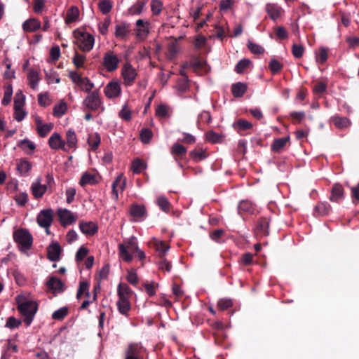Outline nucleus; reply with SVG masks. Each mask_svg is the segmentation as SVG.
I'll return each mask as SVG.
<instances>
[{
    "instance_id": "obj_1",
    "label": "nucleus",
    "mask_w": 359,
    "mask_h": 359,
    "mask_svg": "<svg viewBox=\"0 0 359 359\" xmlns=\"http://www.w3.org/2000/svg\"><path fill=\"white\" fill-rule=\"evenodd\" d=\"M13 239L22 252H26L32 246L33 237L27 229H20L13 232Z\"/></svg>"
},
{
    "instance_id": "obj_2",
    "label": "nucleus",
    "mask_w": 359,
    "mask_h": 359,
    "mask_svg": "<svg viewBox=\"0 0 359 359\" xmlns=\"http://www.w3.org/2000/svg\"><path fill=\"white\" fill-rule=\"evenodd\" d=\"M18 309L24 317L25 325L29 326L38 310V304L34 301H25L18 304Z\"/></svg>"
},
{
    "instance_id": "obj_3",
    "label": "nucleus",
    "mask_w": 359,
    "mask_h": 359,
    "mask_svg": "<svg viewBox=\"0 0 359 359\" xmlns=\"http://www.w3.org/2000/svg\"><path fill=\"white\" fill-rule=\"evenodd\" d=\"M74 34L76 40V43L81 50L88 52L93 49L95 38L92 34L79 30H75Z\"/></svg>"
},
{
    "instance_id": "obj_4",
    "label": "nucleus",
    "mask_w": 359,
    "mask_h": 359,
    "mask_svg": "<svg viewBox=\"0 0 359 359\" xmlns=\"http://www.w3.org/2000/svg\"><path fill=\"white\" fill-rule=\"evenodd\" d=\"M102 102L100 94L98 90H94L89 93L83 100L82 105L84 111H97L100 108L104 111V108L102 106Z\"/></svg>"
},
{
    "instance_id": "obj_5",
    "label": "nucleus",
    "mask_w": 359,
    "mask_h": 359,
    "mask_svg": "<svg viewBox=\"0 0 359 359\" xmlns=\"http://www.w3.org/2000/svg\"><path fill=\"white\" fill-rule=\"evenodd\" d=\"M138 249L139 247L134 237L128 239L125 244L118 245L119 255L126 262H130L133 260L132 253L135 252Z\"/></svg>"
},
{
    "instance_id": "obj_6",
    "label": "nucleus",
    "mask_w": 359,
    "mask_h": 359,
    "mask_svg": "<svg viewBox=\"0 0 359 359\" xmlns=\"http://www.w3.org/2000/svg\"><path fill=\"white\" fill-rule=\"evenodd\" d=\"M120 61L113 51L109 50L104 54L102 65L108 72H113L118 69Z\"/></svg>"
},
{
    "instance_id": "obj_7",
    "label": "nucleus",
    "mask_w": 359,
    "mask_h": 359,
    "mask_svg": "<svg viewBox=\"0 0 359 359\" xmlns=\"http://www.w3.org/2000/svg\"><path fill=\"white\" fill-rule=\"evenodd\" d=\"M53 214L51 208L42 210L36 217L38 224L45 229L49 228L53 220Z\"/></svg>"
},
{
    "instance_id": "obj_8",
    "label": "nucleus",
    "mask_w": 359,
    "mask_h": 359,
    "mask_svg": "<svg viewBox=\"0 0 359 359\" xmlns=\"http://www.w3.org/2000/svg\"><path fill=\"white\" fill-rule=\"evenodd\" d=\"M135 25L137 28L135 29L136 36L139 39H145L149 33V27L150 22L148 20L144 21L142 19H138Z\"/></svg>"
},
{
    "instance_id": "obj_9",
    "label": "nucleus",
    "mask_w": 359,
    "mask_h": 359,
    "mask_svg": "<svg viewBox=\"0 0 359 359\" xmlns=\"http://www.w3.org/2000/svg\"><path fill=\"white\" fill-rule=\"evenodd\" d=\"M121 75L125 83L127 86H131L136 79L137 73L130 64L126 63L122 68Z\"/></svg>"
},
{
    "instance_id": "obj_10",
    "label": "nucleus",
    "mask_w": 359,
    "mask_h": 359,
    "mask_svg": "<svg viewBox=\"0 0 359 359\" xmlns=\"http://www.w3.org/2000/svg\"><path fill=\"white\" fill-rule=\"evenodd\" d=\"M142 347L138 344H130L125 350V359H141Z\"/></svg>"
},
{
    "instance_id": "obj_11",
    "label": "nucleus",
    "mask_w": 359,
    "mask_h": 359,
    "mask_svg": "<svg viewBox=\"0 0 359 359\" xmlns=\"http://www.w3.org/2000/svg\"><path fill=\"white\" fill-rule=\"evenodd\" d=\"M46 285L48 290L53 292L62 293L66 289L64 283L60 278L55 276L50 277Z\"/></svg>"
},
{
    "instance_id": "obj_12",
    "label": "nucleus",
    "mask_w": 359,
    "mask_h": 359,
    "mask_svg": "<svg viewBox=\"0 0 359 359\" xmlns=\"http://www.w3.org/2000/svg\"><path fill=\"white\" fill-rule=\"evenodd\" d=\"M130 25L126 22L117 23L115 27L114 35L117 39L125 40L130 33Z\"/></svg>"
},
{
    "instance_id": "obj_13",
    "label": "nucleus",
    "mask_w": 359,
    "mask_h": 359,
    "mask_svg": "<svg viewBox=\"0 0 359 359\" xmlns=\"http://www.w3.org/2000/svg\"><path fill=\"white\" fill-rule=\"evenodd\" d=\"M130 214L135 220H142L147 216V212L144 205L133 203L130 207Z\"/></svg>"
},
{
    "instance_id": "obj_14",
    "label": "nucleus",
    "mask_w": 359,
    "mask_h": 359,
    "mask_svg": "<svg viewBox=\"0 0 359 359\" xmlns=\"http://www.w3.org/2000/svg\"><path fill=\"white\" fill-rule=\"evenodd\" d=\"M30 189L34 197L39 199L43 197L48 187L46 184H41V179L39 177L32 183Z\"/></svg>"
},
{
    "instance_id": "obj_15",
    "label": "nucleus",
    "mask_w": 359,
    "mask_h": 359,
    "mask_svg": "<svg viewBox=\"0 0 359 359\" xmlns=\"http://www.w3.org/2000/svg\"><path fill=\"white\" fill-rule=\"evenodd\" d=\"M62 248L57 242H53L47 248V257L51 262L60 259Z\"/></svg>"
},
{
    "instance_id": "obj_16",
    "label": "nucleus",
    "mask_w": 359,
    "mask_h": 359,
    "mask_svg": "<svg viewBox=\"0 0 359 359\" xmlns=\"http://www.w3.org/2000/svg\"><path fill=\"white\" fill-rule=\"evenodd\" d=\"M57 215L62 226L72 224L76 221V217L74 214L67 209L59 210L57 211Z\"/></svg>"
},
{
    "instance_id": "obj_17",
    "label": "nucleus",
    "mask_w": 359,
    "mask_h": 359,
    "mask_svg": "<svg viewBox=\"0 0 359 359\" xmlns=\"http://www.w3.org/2000/svg\"><path fill=\"white\" fill-rule=\"evenodd\" d=\"M121 88L118 82H109L104 88L105 95L109 98H115L120 95Z\"/></svg>"
},
{
    "instance_id": "obj_18",
    "label": "nucleus",
    "mask_w": 359,
    "mask_h": 359,
    "mask_svg": "<svg viewBox=\"0 0 359 359\" xmlns=\"http://www.w3.org/2000/svg\"><path fill=\"white\" fill-rule=\"evenodd\" d=\"M79 228L83 234L88 236H93L98 231V226L93 222L81 221Z\"/></svg>"
},
{
    "instance_id": "obj_19",
    "label": "nucleus",
    "mask_w": 359,
    "mask_h": 359,
    "mask_svg": "<svg viewBox=\"0 0 359 359\" xmlns=\"http://www.w3.org/2000/svg\"><path fill=\"white\" fill-rule=\"evenodd\" d=\"M48 144L53 149H63L65 150V142L62 140L61 136L57 133H54L48 140Z\"/></svg>"
},
{
    "instance_id": "obj_20",
    "label": "nucleus",
    "mask_w": 359,
    "mask_h": 359,
    "mask_svg": "<svg viewBox=\"0 0 359 359\" xmlns=\"http://www.w3.org/2000/svg\"><path fill=\"white\" fill-rule=\"evenodd\" d=\"M22 27L25 32H34L41 28V24L36 18H29L23 22Z\"/></svg>"
},
{
    "instance_id": "obj_21",
    "label": "nucleus",
    "mask_w": 359,
    "mask_h": 359,
    "mask_svg": "<svg viewBox=\"0 0 359 359\" xmlns=\"http://www.w3.org/2000/svg\"><path fill=\"white\" fill-rule=\"evenodd\" d=\"M265 9L270 18L273 21L278 19L283 12L281 7L276 4H267Z\"/></svg>"
},
{
    "instance_id": "obj_22",
    "label": "nucleus",
    "mask_w": 359,
    "mask_h": 359,
    "mask_svg": "<svg viewBox=\"0 0 359 359\" xmlns=\"http://www.w3.org/2000/svg\"><path fill=\"white\" fill-rule=\"evenodd\" d=\"M269 219L267 217H261L258 222L256 228L257 233L262 236H266L269 234Z\"/></svg>"
},
{
    "instance_id": "obj_23",
    "label": "nucleus",
    "mask_w": 359,
    "mask_h": 359,
    "mask_svg": "<svg viewBox=\"0 0 359 359\" xmlns=\"http://www.w3.org/2000/svg\"><path fill=\"white\" fill-rule=\"evenodd\" d=\"M332 210L331 205L327 202H320L314 208V216L323 217L330 214Z\"/></svg>"
},
{
    "instance_id": "obj_24",
    "label": "nucleus",
    "mask_w": 359,
    "mask_h": 359,
    "mask_svg": "<svg viewBox=\"0 0 359 359\" xmlns=\"http://www.w3.org/2000/svg\"><path fill=\"white\" fill-rule=\"evenodd\" d=\"M344 189L341 184H334L331 190L330 200L332 202L338 203L344 198Z\"/></svg>"
},
{
    "instance_id": "obj_25",
    "label": "nucleus",
    "mask_w": 359,
    "mask_h": 359,
    "mask_svg": "<svg viewBox=\"0 0 359 359\" xmlns=\"http://www.w3.org/2000/svg\"><path fill=\"white\" fill-rule=\"evenodd\" d=\"M116 306L118 312L126 316H129V312L131 309V304L128 299L126 298H118Z\"/></svg>"
},
{
    "instance_id": "obj_26",
    "label": "nucleus",
    "mask_w": 359,
    "mask_h": 359,
    "mask_svg": "<svg viewBox=\"0 0 359 359\" xmlns=\"http://www.w3.org/2000/svg\"><path fill=\"white\" fill-rule=\"evenodd\" d=\"M247 90V84L243 82H236L231 86V93L234 97H243Z\"/></svg>"
},
{
    "instance_id": "obj_27",
    "label": "nucleus",
    "mask_w": 359,
    "mask_h": 359,
    "mask_svg": "<svg viewBox=\"0 0 359 359\" xmlns=\"http://www.w3.org/2000/svg\"><path fill=\"white\" fill-rule=\"evenodd\" d=\"M187 152V148L179 143H175L170 149V153L174 156L175 161H177V158H182Z\"/></svg>"
},
{
    "instance_id": "obj_28",
    "label": "nucleus",
    "mask_w": 359,
    "mask_h": 359,
    "mask_svg": "<svg viewBox=\"0 0 359 359\" xmlns=\"http://www.w3.org/2000/svg\"><path fill=\"white\" fill-rule=\"evenodd\" d=\"M238 211L240 215L243 213L252 214L255 211V206L251 201L243 200L239 203Z\"/></svg>"
},
{
    "instance_id": "obj_29",
    "label": "nucleus",
    "mask_w": 359,
    "mask_h": 359,
    "mask_svg": "<svg viewBox=\"0 0 359 359\" xmlns=\"http://www.w3.org/2000/svg\"><path fill=\"white\" fill-rule=\"evenodd\" d=\"M290 136L274 139L271 146V151L276 153L280 152L286 144L290 142Z\"/></svg>"
},
{
    "instance_id": "obj_30",
    "label": "nucleus",
    "mask_w": 359,
    "mask_h": 359,
    "mask_svg": "<svg viewBox=\"0 0 359 359\" xmlns=\"http://www.w3.org/2000/svg\"><path fill=\"white\" fill-rule=\"evenodd\" d=\"M97 182L98 180L95 175L86 172L82 175L79 184L81 187H85L87 184L94 185L97 184Z\"/></svg>"
},
{
    "instance_id": "obj_31",
    "label": "nucleus",
    "mask_w": 359,
    "mask_h": 359,
    "mask_svg": "<svg viewBox=\"0 0 359 359\" xmlns=\"http://www.w3.org/2000/svg\"><path fill=\"white\" fill-rule=\"evenodd\" d=\"M87 142L91 150L96 151L101 142V137L98 133H94L88 135Z\"/></svg>"
},
{
    "instance_id": "obj_32",
    "label": "nucleus",
    "mask_w": 359,
    "mask_h": 359,
    "mask_svg": "<svg viewBox=\"0 0 359 359\" xmlns=\"http://www.w3.org/2000/svg\"><path fill=\"white\" fill-rule=\"evenodd\" d=\"M147 1L138 0L129 9V13L132 15H140L144 10Z\"/></svg>"
},
{
    "instance_id": "obj_33",
    "label": "nucleus",
    "mask_w": 359,
    "mask_h": 359,
    "mask_svg": "<svg viewBox=\"0 0 359 359\" xmlns=\"http://www.w3.org/2000/svg\"><path fill=\"white\" fill-rule=\"evenodd\" d=\"M133 294V291L126 283H119L117 287V295L118 298L129 299Z\"/></svg>"
},
{
    "instance_id": "obj_34",
    "label": "nucleus",
    "mask_w": 359,
    "mask_h": 359,
    "mask_svg": "<svg viewBox=\"0 0 359 359\" xmlns=\"http://www.w3.org/2000/svg\"><path fill=\"white\" fill-rule=\"evenodd\" d=\"M79 11L77 7L72 6L67 12L65 21L67 23H72L77 20Z\"/></svg>"
},
{
    "instance_id": "obj_35",
    "label": "nucleus",
    "mask_w": 359,
    "mask_h": 359,
    "mask_svg": "<svg viewBox=\"0 0 359 359\" xmlns=\"http://www.w3.org/2000/svg\"><path fill=\"white\" fill-rule=\"evenodd\" d=\"M27 79L29 82V86L32 89H35L39 81V72L34 69H31L27 75Z\"/></svg>"
},
{
    "instance_id": "obj_36",
    "label": "nucleus",
    "mask_w": 359,
    "mask_h": 359,
    "mask_svg": "<svg viewBox=\"0 0 359 359\" xmlns=\"http://www.w3.org/2000/svg\"><path fill=\"white\" fill-rule=\"evenodd\" d=\"M189 156L191 158H192L195 162H199L202 160H204L206 158L207 155L205 154V151L201 149H194L189 152Z\"/></svg>"
},
{
    "instance_id": "obj_37",
    "label": "nucleus",
    "mask_w": 359,
    "mask_h": 359,
    "mask_svg": "<svg viewBox=\"0 0 359 359\" xmlns=\"http://www.w3.org/2000/svg\"><path fill=\"white\" fill-rule=\"evenodd\" d=\"M67 110V104L65 102L61 101L59 104H55L53 108V115L56 117H61Z\"/></svg>"
},
{
    "instance_id": "obj_38",
    "label": "nucleus",
    "mask_w": 359,
    "mask_h": 359,
    "mask_svg": "<svg viewBox=\"0 0 359 359\" xmlns=\"http://www.w3.org/2000/svg\"><path fill=\"white\" fill-rule=\"evenodd\" d=\"M170 246L166 244L164 241L156 242L155 243V249L158 252V255L159 258L165 257V255L167 251L169 250Z\"/></svg>"
},
{
    "instance_id": "obj_39",
    "label": "nucleus",
    "mask_w": 359,
    "mask_h": 359,
    "mask_svg": "<svg viewBox=\"0 0 359 359\" xmlns=\"http://www.w3.org/2000/svg\"><path fill=\"white\" fill-rule=\"evenodd\" d=\"M163 8V4L161 0H152L151 2V11L152 15L158 16L161 13Z\"/></svg>"
},
{
    "instance_id": "obj_40",
    "label": "nucleus",
    "mask_w": 359,
    "mask_h": 359,
    "mask_svg": "<svg viewBox=\"0 0 359 359\" xmlns=\"http://www.w3.org/2000/svg\"><path fill=\"white\" fill-rule=\"evenodd\" d=\"M31 168H32L31 163L25 159L20 160V161L17 164L18 170L21 174L25 175L28 174Z\"/></svg>"
},
{
    "instance_id": "obj_41",
    "label": "nucleus",
    "mask_w": 359,
    "mask_h": 359,
    "mask_svg": "<svg viewBox=\"0 0 359 359\" xmlns=\"http://www.w3.org/2000/svg\"><path fill=\"white\" fill-rule=\"evenodd\" d=\"M18 147L27 154H31L35 149V144L28 140H23L18 144Z\"/></svg>"
},
{
    "instance_id": "obj_42",
    "label": "nucleus",
    "mask_w": 359,
    "mask_h": 359,
    "mask_svg": "<svg viewBox=\"0 0 359 359\" xmlns=\"http://www.w3.org/2000/svg\"><path fill=\"white\" fill-rule=\"evenodd\" d=\"M332 119L334 126L339 128H346L350 124L349 119L346 117L334 116Z\"/></svg>"
},
{
    "instance_id": "obj_43",
    "label": "nucleus",
    "mask_w": 359,
    "mask_h": 359,
    "mask_svg": "<svg viewBox=\"0 0 359 359\" xmlns=\"http://www.w3.org/2000/svg\"><path fill=\"white\" fill-rule=\"evenodd\" d=\"M67 144L69 148H74L77 143V137L73 130H67L66 133Z\"/></svg>"
},
{
    "instance_id": "obj_44",
    "label": "nucleus",
    "mask_w": 359,
    "mask_h": 359,
    "mask_svg": "<svg viewBox=\"0 0 359 359\" xmlns=\"http://www.w3.org/2000/svg\"><path fill=\"white\" fill-rule=\"evenodd\" d=\"M69 309L67 307H62L54 311L52 314V318L55 320H62L68 314Z\"/></svg>"
},
{
    "instance_id": "obj_45",
    "label": "nucleus",
    "mask_w": 359,
    "mask_h": 359,
    "mask_svg": "<svg viewBox=\"0 0 359 359\" xmlns=\"http://www.w3.org/2000/svg\"><path fill=\"white\" fill-rule=\"evenodd\" d=\"M112 3L109 0H102L98 3V8L102 14L109 13L112 8Z\"/></svg>"
},
{
    "instance_id": "obj_46",
    "label": "nucleus",
    "mask_w": 359,
    "mask_h": 359,
    "mask_svg": "<svg viewBox=\"0 0 359 359\" xmlns=\"http://www.w3.org/2000/svg\"><path fill=\"white\" fill-rule=\"evenodd\" d=\"M86 57L84 55L75 52L72 62L76 68H82L85 64Z\"/></svg>"
},
{
    "instance_id": "obj_47",
    "label": "nucleus",
    "mask_w": 359,
    "mask_h": 359,
    "mask_svg": "<svg viewBox=\"0 0 359 359\" xmlns=\"http://www.w3.org/2000/svg\"><path fill=\"white\" fill-rule=\"evenodd\" d=\"M327 49L324 47L320 48L318 52L316 53V61L320 64L323 65L327 61Z\"/></svg>"
},
{
    "instance_id": "obj_48",
    "label": "nucleus",
    "mask_w": 359,
    "mask_h": 359,
    "mask_svg": "<svg viewBox=\"0 0 359 359\" xmlns=\"http://www.w3.org/2000/svg\"><path fill=\"white\" fill-rule=\"evenodd\" d=\"M283 67V65L276 59H271L269 64V68L273 74L279 72Z\"/></svg>"
},
{
    "instance_id": "obj_49",
    "label": "nucleus",
    "mask_w": 359,
    "mask_h": 359,
    "mask_svg": "<svg viewBox=\"0 0 359 359\" xmlns=\"http://www.w3.org/2000/svg\"><path fill=\"white\" fill-rule=\"evenodd\" d=\"M234 126L239 130H247L252 128V124L245 119L240 118L235 123Z\"/></svg>"
},
{
    "instance_id": "obj_50",
    "label": "nucleus",
    "mask_w": 359,
    "mask_h": 359,
    "mask_svg": "<svg viewBox=\"0 0 359 359\" xmlns=\"http://www.w3.org/2000/svg\"><path fill=\"white\" fill-rule=\"evenodd\" d=\"M250 63L251 61L249 59H242L236 65L235 71L238 74H242L249 67Z\"/></svg>"
},
{
    "instance_id": "obj_51",
    "label": "nucleus",
    "mask_w": 359,
    "mask_h": 359,
    "mask_svg": "<svg viewBox=\"0 0 359 359\" xmlns=\"http://www.w3.org/2000/svg\"><path fill=\"white\" fill-rule=\"evenodd\" d=\"M94 83L91 82V81L88 77H84L79 85V87H81L83 91L88 93V94L93 92L92 89L94 88Z\"/></svg>"
},
{
    "instance_id": "obj_52",
    "label": "nucleus",
    "mask_w": 359,
    "mask_h": 359,
    "mask_svg": "<svg viewBox=\"0 0 359 359\" xmlns=\"http://www.w3.org/2000/svg\"><path fill=\"white\" fill-rule=\"evenodd\" d=\"M327 83L323 81H317L313 86V91L314 94L321 95L326 92Z\"/></svg>"
},
{
    "instance_id": "obj_53",
    "label": "nucleus",
    "mask_w": 359,
    "mask_h": 359,
    "mask_svg": "<svg viewBox=\"0 0 359 359\" xmlns=\"http://www.w3.org/2000/svg\"><path fill=\"white\" fill-rule=\"evenodd\" d=\"M158 205L165 212H169L171 208V204L169 201L163 196L158 198Z\"/></svg>"
},
{
    "instance_id": "obj_54",
    "label": "nucleus",
    "mask_w": 359,
    "mask_h": 359,
    "mask_svg": "<svg viewBox=\"0 0 359 359\" xmlns=\"http://www.w3.org/2000/svg\"><path fill=\"white\" fill-rule=\"evenodd\" d=\"M53 128L52 123H46L42 126H40L36 131L41 137H45L51 131Z\"/></svg>"
},
{
    "instance_id": "obj_55",
    "label": "nucleus",
    "mask_w": 359,
    "mask_h": 359,
    "mask_svg": "<svg viewBox=\"0 0 359 359\" xmlns=\"http://www.w3.org/2000/svg\"><path fill=\"white\" fill-rule=\"evenodd\" d=\"M140 140L143 143H149L152 138V131L149 128H142L140 131Z\"/></svg>"
},
{
    "instance_id": "obj_56",
    "label": "nucleus",
    "mask_w": 359,
    "mask_h": 359,
    "mask_svg": "<svg viewBox=\"0 0 359 359\" xmlns=\"http://www.w3.org/2000/svg\"><path fill=\"white\" fill-rule=\"evenodd\" d=\"M176 88L179 95H182L183 93H186L189 88L187 80H180L177 83Z\"/></svg>"
},
{
    "instance_id": "obj_57",
    "label": "nucleus",
    "mask_w": 359,
    "mask_h": 359,
    "mask_svg": "<svg viewBox=\"0 0 359 359\" xmlns=\"http://www.w3.org/2000/svg\"><path fill=\"white\" fill-rule=\"evenodd\" d=\"M90 285L86 281H81L79 283V286L76 293V299H79L85 294V292L89 290Z\"/></svg>"
},
{
    "instance_id": "obj_58",
    "label": "nucleus",
    "mask_w": 359,
    "mask_h": 359,
    "mask_svg": "<svg viewBox=\"0 0 359 359\" xmlns=\"http://www.w3.org/2000/svg\"><path fill=\"white\" fill-rule=\"evenodd\" d=\"M132 167L133 172L135 173H140L146 168L144 162L139 158L133 161Z\"/></svg>"
},
{
    "instance_id": "obj_59",
    "label": "nucleus",
    "mask_w": 359,
    "mask_h": 359,
    "mask_svg": "<svg viewBox=\"0 0 359 359\" xmlns=\"http://www.w3.org/2000/svg\"><path fill=\"white\" fill-rule=\"evenodd\" d=\"M304 53V47L302 45L293 44L292 47V53L295 58H301Z\"/></svg>"
},
{
    "instance_id": "obj_60",
    "label": "nucleus",
    "mask_w": 359,
    "mask_h": 359,
    "mask_svg": "<svg viewBox=\"0 0 359 359\" xmlns=\"http://www.w3.org/2000/svg\"><path fill=\"white\" fill-rule=\"evenodd\" d=\"M274 32L275 34L276 35L277 38L280 40H284L287 39L288 37V33L286 30V29L283 26H278L274 27Z\"/></svg>"
},
{
    "instance_id": "obj_61",
    "label": "nucleus",
    "mask_w": 359,
    "mask_h": 359,
    "mask_svg": "<svg viewBox=\"0 0 359 359\" xmlns=\"http://www.w3.org/2000/svg\"><path fill=\"white\" fill-rule=\"evenodd\" d=\"M156 115L161 118H167L169 116V109L165 104H160L156 109Z\"/></svg>"
},
{
    "instance_id": "obj_62",
    "label": "nucleus",
    "mask_w": 359,
    "mask_h": 359,
    "mask_svg": "<svg viewBox=\"0 0 359 359\" xmlns=\"http://www.w3.org/2000/svg\"><path fill=\"white\" fill-rule=\"evenodd\" d=\"M158 269L160 270H163L167 272H170L172 269V264L170 262H168L165 257L159 258V261L158 262Z\"/></svg>"
},
{
    "instance_id": "obj_63",
    "label": "nucleus",
    "mask_w": 359,
    "mask_h": 359,
    "mask_svg": "<svg viewBox=\"0 0 359 359\" xmlns=\"http://www.w3.org/2000/svg\"><path fill=\"white\" fill-rule=\"evenodd\" d=\"M119 116L124 121H128L131 119V110L128 107L127 104H124L119 112Z\"/></svg>"
},
{
    "instance_id": "obj_64",
    "label": "nucleus",
    "mask_w": 359,
    "mask_h": 359,
    "mask_svg": "<svg viewBox=\"0 0 359 359\" xmlns=\"http://www.w3.org/2000/svg\"><path fill=\"white\" fill-rule=\"evenodd\" d=\"M351 190L353 203L355 205L359 204V182L357 186L352 187Z\"/></svg>"
}]
</instances>
